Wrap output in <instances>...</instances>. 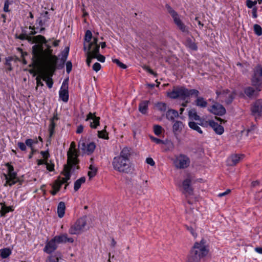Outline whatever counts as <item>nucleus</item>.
Segmentation results:
<instances>
[{
    "label": "nucleus",
    "instance_id": "nucleus-1",
    "mask_svg": "<svg viewBox=\"0 0 262 262\" xmlns=\"http://www.w3.org/2000/svg\"><path fill=\"white\" fill-rule=\"evenodd\" d=\"M43 50L41 46L34 45L32 48L33 63L37 66H43L47 72L53 73L55 71L57 57L52 54V50L49 45Z\"/></svg>",
    "mask_w": 262,
    "mask_h": 262
},
{
    "label": "nucleus",
    "instance_id": "nucleus-2",
    "mask_svg": "<svg viewBox=\"0 0 262 262\" xmlns=\"http://www.w3.org/2000/svg\"><path fill=\"white\" fill-rule=\"evenodd\" d=\"M93 36L91 31L87 30L85 34L84 50L86 53V64L90 66L92 59L96 58L101 62L105 61V58L103 55L99 54L100 46L97 43V36Z\"/></svg>",
    "mask_w": 262,
    "mask_h": 262
},
{
    "label": "nucleus",
    "instance_id": "nucleus-3",
    "mask_svg": "<svg viewBox=\"0 0 262 262\" xmlns=\"http://www.w3.org/2000/svg\"><path fill=\"white\" fill-rule=\"evenodd\" d=\"M200 92L195 89H188L184 86H174L171 91L166 92L167 96L173 99L179 98L185 100L190 97L196 98L195 103L197 106L205 108L207 105V102L202 97H199Z\"/></svg>",
    "mask_w": 262,
    "mask_h": 262
},
{
    "label": "nucleus",
    "instance_id": "nucleus-4",
    "mask_svg": "<svg viewBox=\"0 0 262 262\" xmlns=\"http://www.w3.org/2000/svg\"><path fill=\"white\" fill-rule=\"evenodd\" d=\"M130 150L125 147L120 151L119 155L115 156L112 161L113 168L116 171L128 173L132 170V166L129 160Z\"/></svg>",
    "mask_w": 262,
    "mask_h": 262
},
{
    "label": "nucleus",
    "instance_id": "nucleus-5",
    "mask_svg": "<svg viewBox=\"0 0 262 262\" xmlns=\"http://www.w3.org/2000/svg\"><path fill=\"white\" fill-rule=\"evenodd\" d=\"M208 253V249L204 239L196 242L188 256L186 262H200L201 258L206 256Z\"/></svg>",
    "mask_w": 262,
    "mask_h": 262
},
{
    "label": "nucleus",
    "instance_id": "nucleus-6",
    "mask_svg": "<svg viewBox=\"0 0 262 262\" xmlns=\"http://www.w3.org/2000/svg\"><path fill=\"white\" fill-rule=\"evenodd\" d=\"M147 187V181L139 178L133 181L130 191L133 193L141 195L144 193Z\"/></svg>",
    "mask_w": 262,
    "mask_h": 262
},
{
    "label": "nucleus",
    "instance_id": "nucleus-7",
    "mask_svg": "<svg viewBox=\"0 0 262 262\" xmlns=\"http://www.w3.org/2000/svg\"><path fill=\"white\" fill-rule=\"evenodd\" d=\"M86 226V217L83 216L77 220L76 222L71 226L69 232L71 234H80L83 232Z\"/></svg>",
    "mask_w": 262,
    "mask_h": 262
},
{
    "label": "nucleus",
    "instance_id": "nucleus-8",
    "mask_svg": "<svg viewBox=\"0 0 262 262\" xmlns=\"http://www.w3.org/2000/svg\"><path fill=\"white\" fill-rule=\"evenodd\" d=\"M30 29H32V31L30 33V35L21 34L19 35L18 37V38L20 39H26L28 40V41L31 42L32 43H46V40L44 36L42 35H37L34 37H32L31 35H34L36 33V32L34 30L35 28L34 26H30Z\"/></svg>",
    "mask_w": 262,
    "mask_h": 262
},
{
    "label": "nucleus",
    "instance_id": "nucleus-9",
    "mask_svg": "<svg viewBox=\"0 0 262 262\" xmlns=\"http://www.w3.org/2000/svg\"><path fill=\"white\" fill-rule=\"evenodd\" d=\"M251 81L252 84L256 86V90L259 91L260 87L262 86V67L258 65L253 69V74Z\"/></svg>",
    "mask_w": 262,
    "mask_h": 262
},
{
    "label": "nucleus",
    "instance_id": "nucleus-10",
    "mask_svg": "<svg viewBox=\"0 0 262 262\" xmlns=\"http://www.w3.org/2000/svg\"><path fill=\"white\" fill-rule=\"evenodd\" d=\"M173 163L177 168L184 169L189 166L190 160L187 156L181 154L175 156Z\"/></svg>",
    "mask_w": 262,
    "mask_h": 262
},
{
    "label": "nucleus",
    "instance_id": "nucleus-11",
    "mask_svg": "<svg viewBox=\"0 0 262 262\" xmlns=\"http://www.w3.org/2000/svg\"><path fill=\"white\" fill-rule=\"evenodd\" d=\"M67 163L70 166H75L78 163V154L76 149V144L74 142H71L67 153Z\"/></svg>",
    "mask_w": 262,
    "mask_h": 262
},
{
    "label": "nucleus",
    "instance_id": "nucleus-12",
    "mask_svg": "<svg viewBox=\"0 0 262 262\" xmlns=\"http://www.w3.org/2000/svg\"><path fill=\"white\" fill-rule=\"evenodd\" d=\"M6 166L8 167V173L4 174V177L6 180L5 186H12L18 181L17 173L14 171L13 166L9 163H7Z\"/></svg>",
    "mask_w": 262,
    "mask_h": 262
},
{
    "label": "nucleus",
    "instance_id": "nucleus-13",
    "mask_svg": "<svg viewBox=\"0 0 262 262\" xmlns=\"http://www.w3.org/2000/svg\"><path fill=\"white\" fill-rule=\"evenodd\" d=\"M216 95L219 100L225 102L228 104L230 103L232 101L235 96L233 92L229 91L227 90L217 91Z\"/></svg>",
    "mask_w": 262,
    "mask_h": 262
},
{
    "label": "nucleus",
    "instance_id": "nucleus-14",
    "mask_svg": "<svg viewBox=\"0 0 262 262\" xmlns=\"http://www.w3.org/2000/svg\"><path fill=\"white\" fill-rule=\"evenodd\" d=\"M79 148L83 152L88 155L92 154L96 148L95 144L94 142H90L86 144L85 143V140L81 138L78 143Z\"/></svg>",
    "mask_w": 262,
    "mask_h": 262
},
{
    "label": "nucleus",
    "instance_id": "nucleus-15",
    "mask_svg": "<svg viewBox=\"0 0 262 262\" xmlns=\"http://www.w3.org/2000/svg\"><path fill=\"white\" fill-rule=\"evenodd\" d=\"M169 12L173 19L174 22L177 26L178 28L183 32H188V29L186 26H185L181 21L179 15L172 9L169 10Z\"/></svg>",
    "mask_w": 262,
    "mask_h": 262
},
{
    "label": "nucleus",
    "instance_id": "nucleus-16",
    "mask_svg": "<svg viewBox=\"0 0 262 262\" xmlns=\"http://www.w3.org/2000/svg\"><path fill=\"white\" fill-rule=\"evenodd\" d=\"M208 111L210 113L218 116H222L226 113L225 107L217 102H214L208 108Z\"/></svg>",
    "mask_w": 262,
    "mask_h": 262
},
{
    "label": "nucleus",
    "instance_id": "nucleus-17",
    "mask_svg": "<svg viewBox=\"0 0 262 262\" xmlns=\"http://www.w3.org/2000/svg\"><path fill=\"white\" fill-rule=\"evenodd\" d=\"M59 98L65 102L69 100L68 84L66 81H64L59 91Z\"/></svg>",
    "mask_w": 262,
    "mask_h": 262
},
{
    "label": "nucleus",
    "instance_id": "nucleus-18",
    "mask_svg": "<svg viewBox=\"0 0 262 262\" xmlns=\"http://www.w3.org/2000/svg\"><path fill=\"white\" fill-rule=\"evenodd\" d=\"M252 114L255 117L260 116L262 115V101L257 100L255 101L251 107Z\"/></svg>",
    "mask_w": 262,
    "mask_h": 262
},
{
    "label": "nucleus",
    "instance_id": "nucleus-19",
    "mask_svg": "<svg viewBox=\"0 0 262 262\" xmlns=\"http://www.w3.org/2000/svg\"><path fill=\"white\" fill-rule=\"evenodd\" d=\"M191 179L190 177H188L184 180L182 183V187L184 192L187 195H191L193 194V189L191 186Z\"/></svg>",
    "mask_w": 262,
    "mask_h": 262
},
{
    "label": "nucleus",
    "instance_id": "nucleus-20",
    "mask_svg": "<svg viewBox=\"0 0 262 262\" xmlns=\"http://www.w3.org/2000/svg\"><path fill=\"white\" fill-rule=\"evenodd\" d=\"M74 166H70L69 164H67V165L64 166V171H63V174L64 177L62 178H59L56 181H59V183L61 184V186L67 182V181L70 179V171L71 169Z\"/></svg>",
    "mask_w": 262,
    "mask_h": 262
},
{
    "label": "nucleus",
    "instance_id": "nucleus-21",
    "mask_svg": "<svg viewBox=\"0 0 262 262\" xmlns=\"http://www.w3.org/2000/svg\"><path fill=\"white\" fill-rule=\"evenodd\" d=\"M57 248V243L53 238L51 241L47 243L45 248L44 251L47 253H51Z\"/></svg>",
    "mask_w": 262,
    "mask_h": 262
},
{
    "label": "nucleus",
    "instance_id": "nucleus-22",
    "mask_svg": "<svg viewBox=\"0 0 262 262\" xmlns=\"http://www.w3.org/2000/svg\"><path fill=\"white\" fill-rule=\"evenodd\" d=\"M54 238L57 244L66 243L67 242L72 243L74 242L73 238L68 237L67 234H62L59 235L55 236Z\"/></svg>",
    "mask_w": 262,
    "mask_h": 262
},
{
    "label": "nucleus",
    "instance_id": "nucleus-23",
    "mask_svg": "<svg viewBox=\"0 0 262 262\" xmlns=\"http://www.w3.org/2000/svg\"><path fill=\"white\" fill-rule=\"evenodd\" d=\"M99 117L96 116L95 114L90 113L86 119V121L92 120L90 123V126L92 128H96L99 125Z\"/></svg>",
    "mask_w": 262,
    "mask_h": 262
},
{
    "label": "nucleus",
    "instance_id": "nucleus-24",
    "mask_svg": "<svg viewBox=\"0 0 262 262\" xmlns=\"http://www.w3.org/2000/svg\"><path fill=\"white\" fill-rule=\"evenodd\" d=\"M243 158V155H233L228 158L227 164L230 166H233L237 164Z\"/></svg>",
    "mask_w": 262,
    "mask_h": 262
},
{
    "label": "nucleus",
    "instance_id": "nucleus-25",
    "mask_svg": "<svg viewBox=\"0 0 262 262\" xmlns=\"http://www.w3.org/2000/svg\"><path fill=\"white\" fill-rule=\"evenodd\" d=\"M209 124L217 134L222 135L224 133V127L222 125L215 122L214 121H209Z\"/></svg>",
    "mask_w": 262,
    "mask_h": 262
},
{
    "label": "nucleus",
    "instance_id": "nucleus-26",
    "mask_svg": "<svg viewBox=\"0 0 262 262\" xmlns=\"http://www.w3.org/2000/svg\"><path fill=\"white\" fill-rule=\"evenodd\" d=\"M49 19L48 12L45 11L41 13L40 17L38 18L36 21L39 26L42 27L48 21Z\"/></svg>",
    "mask_w": 262,
    "mask_h": 262
},
{
    "label": "nucleus",
    "instance_id": "nucleus-27",
    "mask_svg": "<svg viewBox=\"0 0 262 262\" xmlns=\"http://www.w3.org/2000/svg\"><path fill=\"white\" fill-rule=\"evenodd\" d=\"M184 125L182 122L180 121H176L172 126V130L174 134H177L180 133Z\"/></svg>",
    "mask_w": 262,
    "mask_h": 262
},
{
    "label": "nucleus",
    "instance_id": "nucleus-28",
    "mask_svg": "<svg viewBox=\"0 0 262 262\" xmlns=\"http://www.w3.org/2000/svg\"><path fill=\"white\" fill-rule=\"evenodd\" d=\"M149 101L144 100L141 101L139 105V111L142 114H146L148 111Z\"/></svg>",
    "mask_w": 262,
    "mask_h": 262
},
{
    "label": "nucleus",
    "instance_id": "nucleus-29",
    "mask_svg": "<svg viewBox=\"0 0 262 262\" xmlns=\"http://www.w3.org/2000/svg\"><path fill=\"white\" fill-rule=\"evenodd\" d=\"M66 206L63 202H60L57 207L58 216L60 218H62L65 213Z\"/></svg>",
    "mask_w": 262,
    "mask_h": 262
},
{
    "label": "nucleus",
    "instance_id": "nucleus-30",
    "mask_svg": "<svg viewBox=\"0 0 262 262\" xmlns=\"http://www.w3.org/2000/svg\"><path fill=\"white\" fill-rule=\"evenodd\" d=\"M179 116L178 112L174 110H169L166 114V118L169 120H174Z\"/></svg>",
    "mask_w": 262,
    "mask_h": 262
},
{
    "label": "nucleus",
    "instance_id": "nucleus-31",
    "mask_svg": "<svg viewBox=\"0 0 262 262\" xmlns=\"http://www.w3.org/2000/svg\"><path fill=\"white\" fill-rule=\"evenodd\" d=\"M49 74L50 75V76L47 75V74H43L42 75V80L45 81H46L47 84L48 85V87L49 88H51L53 85V81L52 78H51V76L52 75L53 73H50L48 72Z\"/></svg>",
    "mask_w": 262,
    "mask_h": 262
},
{
    "label": "nucleus",
    "instance_id": "nucleus-32",
    "mask_svg": "<svg viewBox=\"0 0 262 262\" xmlns=\"http://www.w3.org/2000/svg\"><path fill=\"white\" fill-rule=\"evenodd\" d=\"M188 116L190 119L195 121L200 120V116L197 114V112L195 109H191L188 112Z\"/></svg>",
    "mask_w": 262,
    "mask_h": 262
},
{
    "label": "nucleus",
    "instance_id": "nucleus-33",
    "mask_svg": "<svg viewBox=\"0 0 262 262\" xmlns=\"http://www.w3.org/2000/svg\"><path fill=\"white\" fill-rule=\"evenodd\" d=\"M61 186V184L59 183V181H55L52 185L53 190L51 191V193L53 195H55L60 190Z\"/></svg>",
    "mask_w": 262,
    "mask_h": 262
},
{
    "label": "nucleus",
    "instance_id": "nucleus-34",
    "mask_svg": "<svg viewBox=\"0 0 262 262\" xmlns=\"http://www.w3.org/2000/svg\"><path fill=\"white\" fill-rule=\"evenodd\" d=\"M11 254V250L9 248H4L0 250V257L6 258Z\"/></svg>",
    "mask_w": 262,
    "mask_h": 262
},
{
    "label": "nucleus",
    "instance_id": "nucleus-35",
    "mask_svg": "<svg viewBox=\"0 0 262 262\" xmlns=\"http://www.w3.org/2000/svg\"><path fill=\"white\" fill-rule=\"evenodd\" d=\"M85 181L84 177H81L78 179L74 183V189L75 191H77L81 187V184H83Z\"/></svg>",
    "mask_w": 262,
    "mask_h": 262
},
{
    "label": "nucleus",
    "instance_id": "nucleus-36",
    "mask_svg": "<svg viewBox=\"0 0 262 262\" xmlns=\"http://www.w3.org/2000/svg\"><path fill=\"white\" fill-rule=\"evenodd\" d=\"M189 126L192 129L196 130L199 133L202 134L203 133V131L201 128L198 126V125L194 122H189Z\"/></svg>",
    "mask_w": 262,
    "mask_h": 262
},
{
    "label": "nucleus",
    "instance_id": "nucleus-37",
    "mask_svg": "<svg viewBox=\"0 0 262 262\" xmlns=\"http://www.w3.org/2000/svg\"><path fill=\"white\" fill-rule=\"evenodd\" d=\"M90 170L88 172V176L90 179L93 178L97 173V169L92 165L89 167Z\"/></svg>",
    "mask_w": 262,
    "mask_h": 262
},
{
    "label": "nucleus",
    "instance_id": "nucleus-38",
    "mask_svg": "<svg viewBox=\"0 0 262 262\" xmlns=\"http://www.w3.org/2000/svg\"><path fill=\"white\" fill-rule=\"evenodd\" d=\"M2 207L0 210V212L1 213L2 216H4L6 213L12 211L13 210L11 209V207H7L5 205L1 203Z\"/></svg>",
    "mask_w": 262,
    "mask_h": 262
},
{
    "label": "nucleus",
    "instance_id": "nucleus-39",
    "mask_svg": "<svg viewBox=\"0 0 262 262\" xmlns=\"http://www.w3.org/2000/svg\"><path fill=\"white\" fill-rule=\"evenodd\" d=\"M245 93L248 97H252L255 95V91L252 87H248L245 89Z\"/></svg>",
    "mask_w": 262,
    "mask_h": 262
},
{
    "label": "nucleus",
    "instance_id": "nucleus-40",
    "mask_svg": "<svg viewBox=\"0 0 262 262\" xmlns=\"http://www.w3.org/2000/svg\"><path fill=\"white\" fill-rule=\"evenodd\" d=\"M157 109L161 112H164L166 110V104L163 102H159L156 105Z\"/></svg>",
    "mask_w": 262,
    "mask_h": 262
},
{
    "label": "nucleus",
    "instance_id": "nucleus-41",
    "mask_svg": "<svg viewBox=\"0 0 262 262\" xmlns=\"http://www.w3.org/2000/svg\"><path fill=\"white\" fill-rule=\"evenodd\" d=\"M253 28L254 32L257 35L260 36L262 34V28L259 25L255 24L254 25Z\"/></svg>",
    "mask_w": 262,
    "mask_h": 262
},
{
    "label": "nucleus",
    "instance_id": "nucleus-42",
    "mask_svg": "<svg viewBox=\"0 0 262 262\" xmlns=\"http://www.w3.org/2000/svg\"><path fill=\"white\" fill-rule=\"evenodd\" d=\"M186 45L192 50H196L197 49L195 43L191 40H187L186 42Z\"/></svg>",
    "mask_w": 262,
    "mask_h": 262
},
{
    "label": "nucleus",
    "instance_id": "nucleus-43",
    "mask_svg": "<svg viewBox=\"0 0 262 262\" xmlns=\"http://www.w3.org/2000/svg\"><path fill=\"white\" fill-rule=\"evenodd\" d=\"M43 74H46L42 73V74H40L39 76H38L36 78V83H37L36 89H37V87H38L39 86H42L43 85V83L41 81V79H42V77Z\"/></svg>",
    "mask_w": 262,
    "mask_h": 262
},
{
    "label": "nucleus",
    "instance_id": "nucleus-44",
    "mask_svg": "<svg viewBox=\"0 0 262 262\" xmlns=\"http://www.w3.org/2000/svg\"><path fill=\"white\" fill-rule=\"evenodd\" d=\"M98 136L100 138L107 139L108 138L107 133L105 129L98 132Z\"/></svg>",
    "mask_w": 262,
    "mask_h": 262
},
{
    "label": "nucleus",
    "instance_id": "nucleus-45",
    "mask_svg": "<svg viewBox=\"0 0 262 262\" xmlns=\"http://www.w3.org/2000/svg\"><path fill=\"white\" fill-rule=\"evenodd\" d=\"M257 4V1H252L251 0L246 1V5L249 8H252L255 7V5Z\"/></svg>",
    "mask_w": 262,
    "mask_h": 262
},
{
    "label": "nucleus",
    "instance_id": "nucleus-46",
    "mask_svg": "<svg viewBox=\"0 0 262 262\" xmlns=\"http://www.w3.org/2000/svg\"><path fill=\"white\" fill-rule=\"evenodd\" d=\"M154 129L155 134L158 136L161 134L162 127L160 125H156L154 126Z\"/></svg>",
    "mask_w": 262,
    "mask_h": 262
},
{
    "label": "nucleus",
    "instance_id": "nucleus-47",
    "mask_svg": "<svg viewBox=\"0 0 262 262\" xmlns=\"http://www.w3.org/2000/svg\"><path fill=\"white\" fill-rule=\"evenodd\" d=\"M55 127V123L53 120L51 121V123L49 127V130L50 133V137H52L54 134V129Z\"/></svg>",
    "mask_w": 262,
    "mask_h": 262
},
{
    "label": "nucleus",
    "instance_id": "nucleus-48",
    "mask_svg": "<svg viewBox=\"0 0 262 262\" xmlns=\"http://www.w3.org/2000/svg\"><path fill=\"white\" fill-rule=\"evenodd\" d=\"M113 61L116 63L119 67H120L121 68L125 69L126 68V66L124 64V63H122L119 61L118 59H113Z\"/></svg>",
    "mask_w": 262,
    "mask_h": 262
},
{
    "label": "nucleus",
    "instance_id": "nucleus-49",
    "mask_svg": "<svg viewBox=\"0 0 262 262\" xmlns=\"http://www.w3.org/2000/svg\"><path fill=\"white\" fill-rule=\"evenodd\" d=\"M17 146L21 151H26L27 149V146L25 143L19 142L17 143Z\"/></svg>",
    "mask_w": 262,
    "mask_h": 262
},
{
    "label": "nucleus",
    "instance_id": "nucleus-50",
    "mask_svg": "<svg viewBox=\"0 0 262 262\" xmlns=\"http://www.w3.org/2000/svg\"><path fill=\"white\" fill-rule=\"evenodd\" d=\"M33 139H28L25 141V144L27 146L29 147L30 148H34L33 146Z\"/></svg>",
    "mask_w": 262,
    "mask_h": 262
},
{
    "label": "nucleus",
    "instance_id": "nucleus-51",
    "mask_svg": "<svg viewBox=\"0 0 262 262\" xmlns=\"http://www.w3.org/2000/svg\"><path fill=\"white\" fill-rule=\"evenodd\" d=\"M101 64L98 62L95 63L93 66V70L96 72H98L101 69Z\"/></svg>",
    "mask_w": 262,
    "mask_h": 262
},
{
    "label": "nucleus",
    "instance_id": "nucleus-52",
    "mask_svg": "<svg viewBox=\"0 0 262 262\" xmlns=\"http://www.w3.org/2000/svg\"><path fill=\"white\" fill-rule=\"evenodd\" d=\"M46 165L47 169L50 171H52L54 170V165L53 163H49L47 161H46Z\"/></svg>",
    "mask_w": 262,
    "mask_h": 262
},
{
    "label": "nucleus",
    "instance_id": "nucleus-53",
    "mask_svg": "<svg viewBox=\"0 0 262 262\" xmlns=\"http://www.w3.org/2000/svg\"><path fill=\"white\" fill-rule=\"evenodd\" d=\"M72 68V64L71 61H68L66 63V71L68 73H69Z\"/></svg>",
    "mask_w": 262,
    "mask_h": 262
},
{
    "label": "nucleus",
    "instance_id": "nucleus-54",
    "mask_svg": "<svg viewBox=\"0 0 262 262\" xmlns=\"http://www.w3.org/2000/svg\"><path fill=\"white\" fill-rule=\"evenodd\" d=\"M146 162L151 166H155V162L151 158H147L146 159Z\"/></svg>",
    "mask_w": 262,
    "mask_h": 262
},
{
    "label": "nucleus",
    "instance_id": "nucleus-55",
    "mask_svg": "<svg viewBox=\"0 0 262 262\" xmlns=\"http://www.w3.org/2000/svg\"><path fill=\"white\" fill-rule=\"evenodd\" d=\"M150 138L151 140L152 141H154V142H155L156 144H159L163 143V141L162 140H161V139H158V138H155L152 136H150Z\"/></svg>",
    "mask_w": 262,
    "mask_h": 262
},
{
    "label": "nucleus",
    "instance_id": "nucleus-56",
    "mask_svg": "<svg viewBox=\"0 0 262 262\" xmlns=\"http://www.w3.org/2000/svg\"><path fill=\"white\" fill-rule=\"evenodd\" d=\"M58 258L55 256H51L49 257L47 262H58Z\"/></svg>",
    "mask_w": 262,
    "mask_h": 262
},
{
    "label": "nucleus",
    "instance_id": "nucleus-57",
    "mask_svg": "<svg viewBox=\"0 0 262 262\" xmlns=\"http://www.w3.org/2000/svg\"><path fill=\"white\" fill-rule=\"evenodd\" d=\"M40 154L46 160L48 158L49 156V153L48 151H41L40 152Z\"/></svg>",
    "mask_w": 262,
    "mask_h": 262
},
{
    "label": "nucleus",
    "instance_id": "nucleus-58",
    "mask_svg": "<svg viewBox=\"0 0 262 262\" xmlns=\"http://www.w3.org/2000/svg\"><path fill=\"white\" fill-rule=\"evenodd\" d=\"M9 3L8 1H6L5 2L4 7V11L6 12H8L10 11L9 9Z\"/></svg>",
    "mask_w": 262,
    "mask_h": 262
},
{
    "label": "nucleus",
    "instance_id": "nucleus-59",
    "mask_svg": "<svg viewBox=\"0 0 262 262\" xmlns=\"http://www.w3.org/2000/svg\"><path fill=\"white\" fill-rule=\"evenodd\" d=\"M186 228H187V230L189 231L191 234L194 237H195L196 236V234L195 233V232H194V230H193V229L191 227H188V226H187L186 227Z\"/></svg>",
    "mask_w": 262,
    "mask_h": 262
},
{
    "label": "nucleus",
    "instance_id": "nucleus-60",
    "mask_svg": "<svg viewBox=\"0 0 262 262\" xmlns=\"http://www.w3.org/2000/svg\"><path fill=\"white\" fill-rule=\"evenodd\" d=\"M231 192L230 189H227L225 192L220 193L218 194L219 197H222L225 196L226 195L228 194Z\"/></svg>",
    "mask_w": 262,
    "mask_h": 262
},
{
    "label": "nucleus",
    "instance_id": "nucleus-61",
    "mask_svg": "<svg viewBox=\"0 0 262 262\" xmlns=\"http://www.w3.org/2000/svg\"><path fill=\"white\" fill-rule=\"evenodd\" d=\"M255 128V127L253 126L251 127V128L247 129V130H245L244 132H246V135L247 136H248L250 134L254 133Z\"/></svg>",
    "mask_w": 262,
    "mask_h": 262
},
{
    "label": "nucleus",
    "instance_id": "nucleus-62",
    "mask_svg": "<svg viewBox=\"0 0 262 262\" xmlns=\"http://www.w3.org/2000/svg\"><path fill=\"white\" fill-rule=\"evenodd\" d=\"M144 69L147 72L150 73L151 74H154V72L148 66H144L143 67Z\"/></svg>",
    "mask_w": 262,
    "mask_h": 262
},
{
    "label": "nucleus",
    "instance_id": "nucleus-63",
    "mask_svg": "<svg viewBox=\"0 0 262 262\" xmlns=\"http://www.w3.org/2000/svg\"><path fill=\"white\" fill-rule=\"evenodd\" d=\"M83 127L82 125H79L78 127H77V130H76V133L77 134H80L82 132H83Z\"/></svg>",
    "mask_w": 262,
    "mask_h": 262
},
{
    "label": "nucleus",
    "instance_id": "nucleus-64",
    "mask_svg": "<svg viewBox=\"0 0 262 262\" xmlns=\"http://www.w3.org/2000/svg\"><path fill=\"white\" fill-rule=\"evenodd\" d=\"M252 16L254 18H256L257 15V8L256 7H253L252 9Z\"/></svg>",
    "mask_w": 262,
    "mask_h": 262
}]
</instances>
